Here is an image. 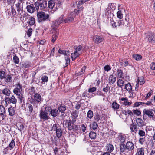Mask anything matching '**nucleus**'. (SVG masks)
Wrapping results in <instances>:
<instances>
[{
	"mask_svg": "<svg viewBox=\"0 0 155 155\" xmlns=\"http://www.w3.org/2000/svg\"><path fill=\"white\" fill-rule=\"evenodd\" d=\"M82 47L81 45H76L74 47V52L71 54V57L72 61H74L82 53Z\"/></svg>",
	"mask_w": 155,
	"mask_h": 155,
	"instance_id": "f257e3e1",
	"label": "nucleus"
},
{
	"mask_svg": "<svg viewBox=\"0 0 155 155\" xmlns=\"http://www.w3.org/2000/svg\"><path fill=\"white\" fill-rule=\"evenodd\" d=\"M37 16L38 17V21L39 22H43L48 20L49 15L46 14L45 13L42 11H40L37 12Z\"/></svg>",
	"mask_w": 155,
	"mask_h": 155,
	"instance_id": "f03ea898",
	"label": "nucleus"
},
{
	"mask_svg": "<svg viewBox=\"0 0 155 155\" xmlns=\"http://www.w3.org/2000/svg\"><path fill=\"white\" fill-rule=\"evenodd\" d=\"M16 87L13 90V92L17 96H20L21 92L23 91L22 85L18 82L15 85Z\"/></svg>",
	"mask_w": 155,
	"mask_h": 155,
	"instance_id": "7ed1b4c3",
	"label": "nucleus"
},
{
	"mask_svg": "<svg viewBox=\"0 0 155 155\" xmlns=\"http://www.w3.org/2000/svg\"><path fill=\"white\" fill-rule=\"evenodd\" d=\"M59 53L67 56L65 57V59L66 61V64L67 66L68 62H70V58L69 55V52L68 51H65L60 49L58 51Z\"/></svg>",
	"mask_w": 155,
	"mask_h": 155,
	"instance_id": "20e7f679",
	"label": "nucleus"
},
{
	"mask_svg": "<svg viewBox=\"0 0 155 155\" xmlns=\"http://www.w3.org/2000/svg\"><path fill=\"white\" fill-rule=\"evenodd\" d=\"M5 101L6 104H9L10 103L16 104L17 102V100L15 96L13 95L10 97L5 98Z\"/></svg>",
	"mask_w": 155,
	"mask_h": 155,
	"instance_id": "39448f33",
	"label": "nucleus"
},
{
	"mask_svg": "<svg viewBox=\"0 0 155 155\" xmlns=\"http://www.w3.org/2000/svg\"><path fill=\"white\" fill-rule=\"evenodd\" d=\"M39 116L41 119L48 120L50 118L48 115V113H46L43 111H41L39 114Z\"/></svg>",
	"mask_w": 155,
	"mask_h": 155,
	"instance_id": "423d86ee",
	"label": "nucleus"
},
{
	"mask_svg": "<svg viewBox=\"0 0 155 155\" xmlns=\"http://www.w3.org/2000/svg\"><path fill=\"white\" fill-rule=\"evenodd\" d=\"M93 39L94 42L97 44L100 43L104 40V39L102 37L97 35L94 36Z\"/></svg>",
	"mask_w": 155,
	"mask_h": 155,
	"instance_id": "0eeeda50",
	"label": "nucleus"
},
{
	"mask_svg": "<svg viewBox=\"0 0 155 155\" xmlns=\"http://www.w3.org/2000/svg\"><path fill=\"white\" fill-rule=\"evenodd\" d=\"M79 112L77 110H74L71 113V118L72 121L74 123L76 120V119L78 116Z\"/></svg>",
	"mask_w": 155,
	"mask_h": 155,
	"instance_id": "6e6552de",
	"label": "nucleus"
},
{
	"mask_svg": "<svg viewBox=\"0 0 155 155\" xmlns=\"http://www.w3.org/2000/svg\"><path fill=\"white\" fill-rule=\"evenodd\" d=\"M117 139L119 140L120 142L122 143L125 141L126 136L124 134H120L117 137Z\"/></svg>",
	"mask_w": 155,
	"mask_h": 155,
	"instance_id": "1a4fd4ad",
	"label": "nucleus"
},
{
	"mask_svg": "<svg viewBox=\"0 0 155 155\" xmlns=\"http://www.w3.org/2000/svg\"><path fill=\"white\" fill-rule=\"evenodd\" d=\"M27 11L30 13H32L35 11V9L33 4L29 5L26 7Z\"/></svg>",
	"mask_w": 155,
	"mask_h": 155,
	"instance_id": "9d476101",
	"label": "nucleus"
},
{
	"mask_svg": "<svg viewBox=\"0 0 155 155\" xmlns=\"http://www.w3.org/2000/svg\"><path fill=\"white\" fill-rule=\"evenodd\" d=\"M109 83L114 84L116 81V78L114 76L113 74H110L108 78Z\"/></svg>",
	"mask_w": 155,
	"mask_h": 155,
	"instance_id": "9b49d317",
	"label": "nucleus"
},
{
	"mask_svg": "<svg viewBox=\"0 0 155 155\" xmlns=\"http://www.w3.org/2000/svg\"><path fill=\"white\" fill-rule=\"evenodd\" d=\"M126 146L128 151H132L134 148V144L131 141L127 142L126 144Z\"/></svg>",
	"mask_w": 155,
	"mask_h": 155,
	"instance_id": "f8f14e48",
	"label": "nucleus"
},
{
	"mask_svg": "<svg viewBox=\"0 0 155 155\" xmlns=\"http://www.w3.org/2000/svg\"><path fill=\"white\" fill-rule=\"evenodd\" d=\"M105 14L107 18H111L113 16V14L111 13V11L109 7H107L105 11Z\"/></svg>",
	"mask_w": 155,
	"mask_h": 155,
	"instance_id": "ddd939ff",
	"label": "nucleus"
},
{
	"mask_svg": "<svg viewBox=\"0 0 155 155\" xmlns=\"http://www.w3.org/2000/svg\"><path fill=\"white\" fill-rule=\"evenodd\" d=\"M120 152L122 153H127L128 151L126 145L123 143L120 145Z\"/></svg>",
	"mask_w": 155,
	"mask_h": 155,
	"instance_id": "4468645a",
	"label": "nucleus"
},
{
	"mask_svg": "<svg viewBox=\"0 0 155 155\" xmlns=\"http://www.w3.org/2000/svg\"><path fill=\"white\" fill-rule=\"evenodd\" d=\"M143 112L144 114V115H147L150 118L153 117L154 115V114L153 112L149 110L144 109L143 110Z\"/></svg>",
	"mask_w": 155,
	"mask_h": 155,
	"instance_id": "2eb2a0df",
	"label": "nucleus"
},
{
	"mask_svg": "<svg viewBox=\"0 0 155 155\" xmlns=\"http://www.w3.org/2000/svg\"><path fill=\"white\" fill-rule=\"evenodd\" d=\"M34 98L35 101L38 103L42 101L41 95L38 93L35 94Z\"/></svg>",
	"mask_w": 155,
	"mask_h": 155,
	"instance_id": "dca6fc26",
	"label": "nucleus"
},
{
	"mask_svg": "<svg viewBox=\"0 0 155 155\" xmlns=\"http://www.w3.org/2000/svg\"><path fill=\"white\" fill-rule=\"evenodd\" d=\"M148 41L151 43H155V34L151 33L149 35L148 39Z\"/></svg>",
	"mask_w": 155,
	"mask_h": 155,
	"instance_id": "f3484780",
	"label": "nucleus"
},
{
	"mask_svg": "<svg viewBox=\"0 0 155 155\" xmlns=\"http://www.w3.org/2000/svg\"><path fill=\"white\" fill-rule=\"evenodd\" d=\"M120 105L116 101H114L111 104V107L114 110H116L119 109Z\"/></svg>",
	"mask_w": 155,
	"mask_h": 155,
	"instance_id": "a211bd4d",
	"label": "nucleus"
},
{
	"mask_svg": "<svg viewBox=\"0 0 155 155\" xmlns=\"http://www.w3.org/2000/svg\"><path fill=\"white\" fill-rule=\"evenodd\" d=\"M120 100L122 101H124L122 104L124 105L125 106L126 105H130L131 104H132V102H131L127 101L128 100L127 98L126 97L125 98H122L120 99Z\"/></svg>",
	"mask_w": 155,
	"mask_h": 155,
	"instance_id": "6ab92c4d",
	"label": "nucleus"
},
{
	"mask_svg": "<svg viewBox=\"0 0 155 155\" xmlns=\"http://www.w3.org/2000/svg\"><path fill=\"white\" fill-rule=\"evenodd\" d=\"M8 111L9 112V115L10 116H13L15 114V108L12 106L8 108Z\"/></svg>",
	"mask_w": 155,
	"mask_h": 155,
	"instance_id": "aec40b11",
	"label": "nucleus"
},
{
	"mask_svg": "<svg viewBox=\"0 0 155 155\" xmlns=\"http://www.w3.org/2000/svg\"><path fill=\"white\" fill-rule=\"evenodd\" d=\"M67 121V124L68 130H72L74 123L70 120L68 121Z\"/></svg>",
	"mask_w": 155,
	"mask_h": 155,
	"instance_id": "412c9836",
	"label": "nucleus"
},
{
	"mask_svg": "<svg viewBox=\"0 0 155 155\" xmlns=\"http://www.w3.org/2000/svg\"><path fill=\"white\" fill-rule=\"evenodd\" d=\"M15 143L14 140H12L11 141L10 143L8 146L5 149V150L9 149L11 150L13 149L14 147L15 146Z\"/></svg>",
	"mask_w": 155,
	"mask_h": 155,
	"instance_id": "4be33fe9",
	"label": "nucleus"
},
{
	"mask_svg": "<svg viewBox=\"0 0 155 155\" xmlns=\"http://www.w3.org/2000/svg\"><path fill=\"white\" fill-rule=\"evenodd\" d=\"M137 83L140 84V85L143 84L145 82V80L144 79L143 77L141 76L139 77L137 81Z\"/></svg>",
	"mask_w": 155,
	"mask_h": 155,
	"instance_id": "5701e85b",
	"label": "nucleus"
},
{
	"mask_svg": "<svg viewBox=\"0 0 155 155\" xmlns=\"http://www.w3.org/2000/svg\"><path fill=\"white\" fill-rule=\"evenodd\" d=\"M58 110L55 109H52L50 113V114L54 117H56L58 115Z\"/></svg>",
	"mask_w": 155,
	"mask_h": 155,
	"instance_id": "b1692460",
	"label": "nucleus"
},
{
	"mask_svg": "<svg viewBox=\"0 0 155 155\" xmlns=\"http://www.w3.org/2000/svg\"><path fill=\"white\" fill-rule=\"evenodd\" d=\"M59 35V31L58 30H56L54 34L52 36V42L54 43L56 41L57 37Z\"/></svg>",
	"mask_w": 155,
	"mask_h": 155,
	"instance_id": "393cba45",
	"label": "nucleus"
},
{
	"mask_svg": "<svg viewBox=\"0 0 155 155\" xmlns=\"http://www.w3.org/2000/svg\"><path fill=\"white\" fill-rule=\"evenodd\" d=\"M5 113V110L3 106L0 105V114L2 115V117L3 119L5 117V116L4 115Z\"/></svg>",
	"mask_w": 155,
	"mask_h": 155,
	"instance_id": "a878e982",
	"label": "nucleus"
},
{
	"mask_svg": "<svg viewBox=\"0 0 155 155\" xmlns=\"http://www.w3.org/2000/svg\"><path fill=\"white\" fill-rule=\"evenodd\" d=\"M17 126L18 130H20L21 133H22V131L24 132V125L23 124L19 123L17 124Z\"/></svg>",
	"mask_w": 155,
	"mask_h": 155,
	"instance_id": "bb28decb",
	"label": "nucleus"
},
{
	"mask_svg": "<svg viewBox=\"0 0 155 155\" xmlns=\"http://www.w3.org/2000/svg\"><path fill=\"white\" fill-rule=\"evenodd\" d=\"M90 127L93 130L97 129L98 127V125L97 122L94 121L90 125Z\"/></svg>",
	"mask_w": 155,
	"mask_h": 155,
	"instance_id": "cd10ccee",
	"label": "nucleus"
},
{
	"mask_svg": "<svg viewBox=\"0 0 155 155\" xmlns=\"http://www.w3.org/2000/svg\"><path fill=\"white\" fill-rule=\"evenodd\" d=\"M16 7V9L18 12L17 14L20 15L21 14L22 12H23V11L21 10V7L20 5V4L19 3H18L17 4H15Z\"/></svg>",
	"mask_w": 155,
	"mask_h": 155,
	"instance_id": "c85d7f7f",
	"label": "nucleus"
},
{
	"mask_svg": "<svg viewBox=\"0 0 155 155\" xmlns=\"http://www.w3.org/2000/svg\"><path fill=\"white\" fill-rule=\"evenodd\" d=\"M26 106L27 107V110H28L30 114L31 113L33 110V107L32 104L29 103H28L26 104Z\"/></svg>",
	"mask_w": 155,
	"mask_h": 155,
	"instance_id": "c756f323",
	"label": "nucleus"
},
{
	"mask_svg": "<svg viewBox=\"0 0 155 155\" xmlns=\"http://www.w3.org/2000/svg\"><path fill=\"white\" fill-rule=\"evenodd\" d=\"M60 24L56 20L53 21L52 24V27L53 29L55 30L59 26Z\"/></svg>",
	"mask_w": 155,
	"mask_h": 155,
	"instance_id": "7c9ffc66",
	"label": "nucleus"
},
{
	"mask_svg": "<svg viewBox=\"0 0 155 155\" xmlns=\"http://www.w3.org/2000/svg\"><path fill=\"white\" fill-rule=\"evenodd\" d=\"M55 5L54 1L50 0L48 2V6L49 8L51 9L54 7Z\"/></svg>",
	"mask_w": 155,
	"mask_h": 155,
	"instance_id": "2f4dec72",
	"label": "nucleus"
},
{
	"mask_svg": "<svg viewBox=\"0 0 155 155\" xmlns=\"http://www.w3.org/2000/svg\"><path fill=\"white\" fill-rule=\"evenodd\" d=\"M137 126L136 124H132L130 127V129L131 130V132H134L135 133L137 132Z\"/></svg>",
	"mask_w": 155,
	"mask_h": 155,
	"instance_id": "473e14b6",
	"label": "nucleus"
},
{
	"mask_svg": "<svg viewBox=\"0 0 155 155\" xmlns=\"http://www.w3.org/2000/svg\"><path fill=\"white\" fill-rule=\"evenodd\" d=\"M136 121L139 127H141L143 125V122L141 118H137L136 119Z\"/></svg>",
	"mask_w": 155,
	"mask_h": 155,
	"instance_id": "72a5a7b5",
	"label": "nucleus"
},
{
	"mask_svg": "<svg viewBox=\"0 0 155 155\" xmlns=\"http://www.w3.org/2000/svg\"><path fill=\"white\" fill-rule=\"evenodd\" d=\"M125 85L124 89H125L127 91H132V86L130 83H128L127 84H125Z\"/></svg>",
	"mask_w": 155,
	"mask_h": 155,
	"instance_id": "f704fd0d",
	"label": "nucleus"
},
{
	"mask_svg": "<svg viewBox=\"0 0 155 155\" xmlns=\"http://www.w3.org/2000/svg\"><path fill=\"white\" fill-rule=\"evenodd\" d=\"M117 85L120 88H122L124 86V81L121 79H119L117 80Z\"/></svg>",
	"mask_w": 155,
	"mask_h": 155,
	"instance_id": "c9c22d12",
	"label": "nucleus"
},
{
	"mask_svg": "<svg viewBox=\"0 0 155 155\" xmlns=\"http://www.w3.org/2000/svg\"><path fill=\"white\" fill-rule=\"evenodd\" d=\"M47 2L43 0L40 2L39 7L41 9H44L47 6Z\"/></svg>",
	"mask_w": 155,
	"mask_h": 155,
	"instance_id": "e433bc0d",
	"label": "nucleus"
},
{
	"mask_svg": "<svg viewBox=\"0 0 155 155\" xmlns=\"http://www.w3.org/2000/svg\"><path fill=\"white\" fill-rule=\"evenodd\" d=\"M144 150L143 148H138L137 150V155H144Z\"/></svg>",
	"mask_w": 155,
	"mask_h": 155,
	"instance_id": "4c0bfd02",
	"label": "nucleus"
},
{
	"mask_svg": "<svg viewBox=\"0 0 155 155\" xmlns=\"http://www.w3.org/2000/svg\"><path fill=\"white\" fill-rule=\"evenodd\" d=\"M2 92L4 95L9 96L10 94L11 91L8 88H5L2 91Z\"/></svg>",
	"mask_w": 155,
	"mask_h": 155,
	"instance_id": "58836bf2",
	"label": "nucleus"
},
{
	"mask_svg": "<svg viewBox=\"0 0 155 155\" xmlns=\"http://www.w3.org/2000/svg\"><path fill=\"white\" fill-rule=\"evenodd\" d=\"M56 135L57 137L59 138L61 137L62 134V131L61 128H58L56 131Z\"/></svg>",
	"mask_w": 155,
	"mask_h": 155,
	"instance_id": "ea45409f",
	"label": "nucleus"
},
{
	"mask_svg": "<svg viewBox=\"0 0 155 155\" xmlns=\"http://www.w3.org/2000/svg\"><path fill=\"white\" fill-rule=\"evenodd\" d=\"M123 74V71L122 70L120 69L117 70V78H122Z\"/></svg>",
	"mask_w": 155,
	"mask_h": 155,
	"instance_id": "a19ab883",
	"label": "nucleus"
},
{
	"mask_svg": "<svg viewBox=\"0 0 155 155\" xmlns=\"http://www.w3.org/2000/svg\"><path fill=\"white\" fill-rule=\"evenodd\" d=\"M107 151L108 152L111 153L114 150L113 146L111 144L109 143L107 144Z\"/></svg>",
	"mask_w": 155,
	"mask_h": 155,
	"instance_id": "79ce46f5",
	"label": "nucleus"
},
{
	"mask_svg": "<svg viewBox=\"0 0 155 155\" xmlns=\"http://www.w3.org/2000/svg\"><path fill=\"white\" fill-rule=\"evenodd\" d=\"M89 135L91 139H95L96 137V133L93 131H91L89 133Z\"/></svg>",
	"mask_w": 155,
	"mask_h": 155,
	"instance_id": "37998d69",
	"label": "nucleus"
},
{
	"mask_svg": "<svg viewBox=\"0 0 155 155\" xmlns=\"http://www.w3.org/2000/svg\"><path fill=\"white\" fill-rule=\"evenodd\" d=\"M29 24L31 26L34 25L35 23V19L32 17H31L29 19Z\"/></svg>",
	"mask_w": 155,
	"mask_h": 155,
	"instance_id": "c03bdc74",
	"label": "nucleus"
},
{
	"mask_svg": "<svg viewBox=\"0 0 155 155\" xmlns=\"http://www.w3.org/2000/svg\"><path fill=\"white\" fill-rule=\"evenodd\" d=\"M87 115L88 118L90 119H91L93 116V112L91 110H89L87 113Z\"/></svg>",
	"mask_w": 155,
	"mask_h": 155,
	"instance_id": "a18cd8bd",
	"label": "nucleus"
},
{
	"mask_svg": "<svg viewBox=\"0 0 155 155\" xmlns=\"http://www.w3.org/2000/svg\"><path fill=\"white\" fill-rule=\"evenodd\" d=\"M133 57L136 60L139 61L141 59L142 57L141 55L137 54H134Z\"/></svg>",
	"mask_w": 155,
	"mask_h": 155,
	"instance_id": "49530a36",
	"label": "nucleus"
},
{
	"mask_svg": "<svg viewBox=\"0 0 155 155\" xmlns=\"http://www.w3.org/2000/svg\"><path fill=\"white\" fill-rule=\"evenodd\" d=\"M86 68V66H83L81 68V70L77 73V75H81V74H84V72H85Z\"/></svg>",
	"mask_w": 155,
	"mask_h": 155,
	"instance_id": "de8ad7c7",
	"label": "nucleus"
},
{
	"mask_svg": "<svg viewBox=\"0 0 155 155\" xmlns=\"http://www.w3.org/2000/svg\"><path fill=\"white\" fill-rule=\"evenodd\" d=\"M29 16V15L28 14H24L23 15H21L20 17V19L22 21H25L27 19Z\"/></svg>",
	"mask_w": 155,
	"mask_h": 155,
	"instance_id": "09e8293b",
	"label": "nucleus"
},
{
	"mask_svg": "<svg viewBox=\"0 0 155 155\" xmlns=\"http://www.w3.org/2000/svg\"><path fill=\"white\" fill-rule=\"evenodd\" d=\"M58 109L59 112L64 113L66 110V108L64 106H60L58 107Z\"/></svg>",
	"mask_w": 155,
	"mask_h": 155,
	"instance_id": "8fccbe9b",
	"label": "nucleus"
},
{
	"mask_svg": "<svg viewBox=\"0 0 155 155\" xmlns=\"http://www.w3.org/2000/svg\"><path fill=\"white\" fill-rule=\"evenodd\" d=\"M64 16V15H61L60 17H59L56 20L58 21L59 23L61 24L63 22Z\"/></svg>",
	"mask_w": 155,
	"mask_h": 155,
	"instance_id": "3c124183",
	"label": "nucleus"
},
{
	"mask_svg": "<svg viewBox=\"0 0 155 155\" xmlns=\"http://www.w3.org/2000/svg\"><path fill=\"white\" fill-rule=\"evenodd\" d=\"M117 17L120 19H121L123 18V14H122V12L120 10H119L117 12Z\"/></svg>",
	"mask_w": 155,
	"mask_h": 155,
	"instance_id": "603ef678",
	"label": "nucleus"
},
{
	"mask_svg": "<svg viewBox=\"0 0 155 155\" xmlns=\"http://www.w3.org/2000/svg\"><path fill=\"white\" fill-rule=\"evenodd\" d=\"M74 20V18L73 17H70L66 18L64 21L65 23H68L73 21Z\"/></svg>",
	"mask_w": 155,
	"mask_h": 155,
	"instance_id": "864d4df0",
	"label": "nucleus"
},
{
	"mask_svg": "<svg viewBox=\"0 0 155 155\" xmlns=\"http://www.w3.org/2000/svg\"><path fill=\"white\" fill-rule=\"evenodd\" d=\"M13 60L15 64H18L19 62V60L18 57L16 56H15L13 57Z\"/></svg>",
	"mask_w": 155,
	"mask_h": 155,
	"instance_id": "5fc2aeb1",
	"label": "nucleus"
},
{
	"mask_svg": "<svg viewBox=\"0 0 155 155\" xmlns=\"http://www.w3.org/2000/svg\"><path fill=\"white\" fill-rule=\"evenodd\" d=\"M70 140L71 141L72 143H74L76 140L75 136L74 135H71L70 136Z\"/></svg>",
	"mask_w": 155,
	"mask_h": 155,
	"instance_id": "6e6d98bb",
	"label": "nucleus"
},
{
	"mask_svg": "<svg viewBox=\"0 0 155 155\" xmlns=\"http://www.w3.org/2000/svg\"><path fill=\"white\" fill-rule=\"evenodd\" d=\"M18 99L19 100L20 102L21 103L23 102L24 103V97L23 94L20 95L18 97Z\"/></svg>",
	"mask_w": 155,
	"mask_h": 155,
	"instance_id": "4d7b16f0",
	"label": "nucleus"
},
{
	"mask_svg": "<svg viewBox=\"0 0 155 155\" xmlns=\"http://www.w3.org/2000/svg\"><path fill=\"white\" fill-rule=\"evenodd\" d=\"M124 23L122 20L119 21L117 22V26L118 27H123L124 26Z\"/></svg>",
	"mask_w": 155,
	"mask_h": 155,
	"instance_id": "13d9d810",
	"label": "nucleus"
},
{
	"mask_svg": "<svg viewBox=\"0 0 155 155\" xmlns=\"http://www.w3.org/2000/svg\"><path fill=\"white\" fill-rule=\"evenodd\" d=\"M153 93V91L151 90L147 94L146 97H145V99H147L149 98L151 96Z\"/></svg>",
	"mask_w": 155,
	"mask_h": 155,
	"instance_id": "bf43d9fd",
	"label": "nucleus"
},
{
	"mask_svg": "<svg viewBox=\"0 0 155 155\" xmlns=\"http://www.w3.org/2000/svg\"><path fill=\"white\" fill-rule=\"evenodd\" d=\"M87 1V0H81L79 1L77 5V7L78 8H79V6H80L81 5H82L83 3H85L86 1Z\"/></svg>",
	"mask_w": 155,
	"mask_h": 155,
	"instance_id": "052dcab7",
	"label": "nucleus"
},
{
	"mask_svg": "<svg viewBox=\"0 0 155 155\" xmlns=\"http://www.w3.org/2000/svg\"><path fill=\"white\" fill-rule=\"evenodd\" d=\"M52 109V108L51 107L48 106H47L45 107V110L44 111L46 113H48V112H49L50 113L51 111V110Z\"/></svg>",
	"mask_w": 155,
	"mask_h": 155,
	"instance_id": "680f3d73",
	"label": "nucleus"
},
{
	"mask_svg": "<svg viewBox=\"0 0 155 155\" xmlns=\"http://www.w3.org/2000/svg\"><path fill=\"white\" fill-rule=\"evenodd\" d=\"M41 80L43 82H47L48 81V78L46 76H42L41 78Z\"/></svg>",
	"mask_w": 155,
	"mask_h": 155,
	"instance_id": "e2e57ef3",
	"label": "nucleus"
},
{
	"mask_svg": "<svg viewBox=\"0 0 155 155\" xmlns=\"http://www.w3.org/2000/svg\"><path fill=\"white\" fill-rule=\"evenodd\" d=\"M5 81L6 82H10L12 80V77L10 75H7L5 78Z\"/></svg>",
	"mask_w": 155,
	"mask_h": 155,
	"instance_id": "0e129e2a",
	"label": "nucleus"
},
{
	"mask_svg": "<svg viewBox=\"0 0 155 155\" xmlns=\"http://www.w3.org/2000/svg\"><path fill=\"white\" fill-rule=\"evenodd\" d=\"M94 119L96 122H98L99 121L100 119V116L97 113L94 116Z\"/></svg>",
	"mask_w": 155,
	"mask_h": 155,
	"instance_id": "69168bd1",
	"label": "nucleus"
},
{
	"mask_svg": "<svg viewBox=\"0 0 155 155\" xmlns=\"http://www.w3.org/2000/svg\"><path fill=\"white\" fill-rule=\"evenodd\" d=\"M23 66L25 68H29L31 65V64L29 62H26L23 65Z\"/></svg>",
	"mask_w": 155,
	"mask_h": 155,
	"instance_id": "338daca9",
	"label": "nucleus"
},
{
	"mask_svg": "<svg viewBox=\"0 0 155 155\" xmlns=\"http://www.w3.org/2000/svg\"><path fill=\"white\" fill-rule=\"evenodd\" d=\"M32 31V29L31 28H29L28 30L27 33V34L28 37H29L31 35Z\"/></svg>",
	"mask_w": 155,
	"mask_h": 155,
	"instance_id": "774afa93",
	"label": "nucleus"
}]
</instances>
